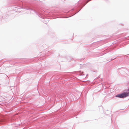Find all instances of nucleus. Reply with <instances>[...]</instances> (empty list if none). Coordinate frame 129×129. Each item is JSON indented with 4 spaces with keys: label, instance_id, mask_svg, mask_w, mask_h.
Here are the masks:
<instances>
[{
    "label": "nucleus",
    "instance_id": "nucleus-1",
    "mask_svg": "<svg viewBox=\"0 0 129 129\" xmlns=\"http://www.w3.org/2000/svg\"><path fill=\"white\" fill-rule=\"evenodd\" d=\"M129 95V92H123L122 93L117 95L116 97L121 98H123Z\"/></svg>",
    "mask_w": 129,
    "mask_h": 129
}]
</instances>
